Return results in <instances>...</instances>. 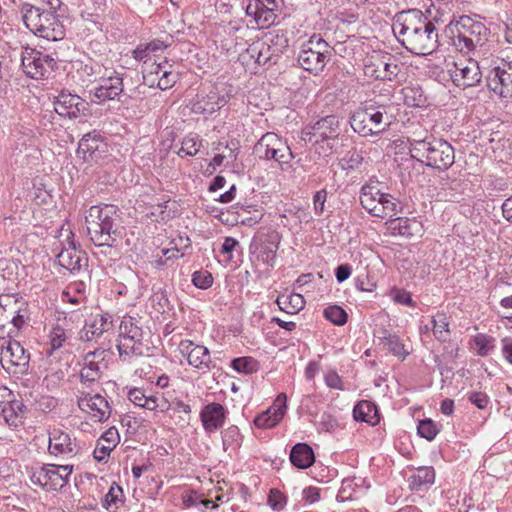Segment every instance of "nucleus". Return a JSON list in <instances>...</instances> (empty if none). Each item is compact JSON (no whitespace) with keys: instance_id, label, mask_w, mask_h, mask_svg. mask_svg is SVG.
<instances>
[{"instance_id":"obj_26","label":"nucleus","mask_w":512,"mask_h":512,"mask_svg":"<svg viewBox=\"0 0 512 512\" xmlns=\"http://www.w3.org/2000/svg\"><path fill=\"white\" fill-rule=\"evenodd\" d=\"M227 411L217 402H212L203 407L200 412V420L207 433H212L221 428L225 422Z\"/></svg>"},{"instance_id":"obj_60","label":"nucleus","mask_w":512,"mask_h":512,"mask_svg":"<svg viewBox=\"0 0 512 512\" xmlns=\"http://www.w3.org/2000/svg\"><path fill=\"white\" fill-rule=\"evenodd\" d=\"M409 97L413 98V103L411 104L413 106L421 107L424 106L426 102V98L422 95V91L419 88H407L405 98L408 99Z\"/></svg>"},{"instance_id":"obj_47","label":"nucleus","mask_w":512,"mask_h":512,"mask_svg":"<svg viewBox=\"0 0 512 512\" xmlns=\"http://www.w3.org/2000/svg\"><path fill=\"white\" fill-rule=\"evenodd\" d=\"M391 55H382V81H393L397 78L401 68L400 66L394 61L390 62L387 60H391Z\"/></svg>"},{"instance_id":"obj_50","label":"nucleus","mask_w":512,"mask_h":512,"mask_svg":"<svg viewBox=\"0 0 512 512\" xmlns=\"http://www.w3.org/2000/svg\"><path fill=\"white\" fill-rule=\"evenodd\" d=\"M417 431L420 437L429 441L433 440L438 433L436 424L430 419L420 421L417 427Z\"/></svg>"},{"instance_id":"obj_52","label":"nucleus","mask_w":512,"mask_h":512,"mask_svg":"<svg viewBox=\"0 0 512 512\" xmlns=\"http://www.w3.org/2000/svg\"><path fill=\"white\" fill-rule=\"evenodd\" d=\"M122 497V488L116 483H113L104 497L103 506L106 509H109L113 505H116L118 502H120Z\"/></svg>"},{"instance_id":"obj_56","label":"nucleus","mask_w":512,"mask_h":512,"mask_svg":"<svg viewBox=\"0 0 512 512\" xmlns=\"http://www.w3.org/2000/svg\"><path fill=\"white\" fill-rule=\"evenodd\" d=\"M177 81V73L170 70H163L162 75L158 78L156 86L161 90H166L171 88Z\"/></svg>"},{"instance_id":"obj_10","label":"nucleus","mask_w":512,"mask_h":512,"mask_svg":"<svg viewBox=\"0 0 512 512\" xmlns=\"http://www.w3.org/2000/svg\"><path fill=\"white\" fill-rule=\"evenodd\" d=\"M288 47V39L282 30L269 33L262 41L253 42L246 49L247 55L259 65L276 64Z\"/></svg>"},{"instance_id":"obj_1","label":"nucleus","mask_w":512,"mask_h":512,"mask_svg":"<svg viewBox=\"0 0 512 512\" xmlns=\"http://www.w3.org/2000/svg\"><path fill=\"white\" fill-rule=\"evenodd\" d=\"M392 30L400 43L412 54L429 55L438 47L435 25L418 9L397 13Z\"/></svg>"},{"instance_id":"obj_42","label":"nucleus","mask_w":512,"mask_h":512,"mask_svg":"<svg viewBox=\"0 0 512 512\" xmlns=\"http://www.w3.org/2000/svg\"><path fill=\"white\" fill-rule=\"evenodd\" d=\"M432 332L440 341H446L449 337V322L445 314H437L431 318Z\"/></svg>"},{"instance_id":"obj_30","label":"nucleus","mask_w":512,"mask_h":512,"mask_svg":"<svg viewBox=\"0 0 512 512\" xmlns=\"http://www.w3.org/2000/svg\"><path fill=\"white\" fill-rule=\"evenodd\" d=\"M109 315L97 314L93 317L90 324H86L80 331V339L90 342L100 337L104 332L112 327V321Z\"/></svg>"},{"instance_id":"obj_31","label":"nucleus","mask_w":512,"mask_h":512,"mask_svg":"<svg viewBox=\"0 0 512 512\" xmlns=\"http://www.w3.org/2000/svg\"><path fill=\"white\" fill-rule=\"evenodd\" d=\"M223 105L224 100L216 92H210L208 94H198L191 109L195 114L207 116L219 110Z\"/></svg>"},{"instance_id":"obj_27","label":"nucleus","mask_w":512,"mask_h":512,"mask_svg":"<svg viewBox=\"0 0 512 512\" xmlns=\"http://www.w3.org/2000/svg\"><path fill=\"white\" fill-rule=\"evenodd\" d=\"M274 10L267 6L264 1L250 0L246 7V14L253 18L257 28L265 29L275 22L276 14Z\"/></svg>"},{"instance_id":"obj_15","label":"nucleus","mask_w":512,"mask_h":512,"mask_svg":"<svg viewBox=\"0 0 512 512\" xmlns=\"http://www.w3.org/2000/svg\"><path fill=\"white\" fill-rule=\"evenodd\" d=\"M65 241L61 242L62 248L57 253L56 258L61 267L71 273L79 272L87 267L88 258L86 253L76 246L74 234L70 230H65Z\"/></svg>"},{"instance_id":"obj_3","label":"nucleus","mask_w":512,"mask_h":512,"mask_svg":"<svg viewBox=\"0 0 512 512\" xmlns=\"http://www.w3.org/2000/svg\"><path fill=\"white\" fill-rule=\"evenodd\" d=\"M446 33L458 51L470 52L484 44L488 29L481 21L463 15L446 26Z\"/></svg>"},{"instance_id":"obj_63","label":"nucleus","mask_w":512,"mask_h":512,"mask_svg":"<svg viewBox=\"0 0 512 512\" xmlns=\"http://www.w3.org/2000/svg\"><path fill=\"white\" fill-rule=\"evenodd\" d=\"M320 499V490L316 487H307L303 490V500L306 503L314 504Z\"/></svg>"},{"instance_id":"obj_8","label":"nucleus","mask_w":512,"mask_h":512,"mask_svg":"<svg viewBox=\"0 0 512 512\" xmlns=\"http://www.w3.org/2000/svg\"><path fill=\"white\" fill-rule=\"evenodd\" d=\"M360 203L374 217L391 218L399 213V204L394 197L388 193L381 192L378 185L372 183L366 184L361 188Z\"/></svg>"},{"instance_id":"obj_54","label":"nucleus","mask_w":512,"mask_h":512,"mask_svg":"<svg viewBox=\"0 0 512 512\" xmlns=\"http://www.w3.org/2000/svg\"><path fill=\"white\" fill-rule=\"evenodd\" d=\"M49 336L53 350L61 348L64 342L67 340L66 331L58 325L52 328Z\"/></svg>"},{"instance_id":"obj_37","label":"nucleus","mask_w":512,"mask_h":512,"mask_svg":"<svg viewBox=\"0 0 512 512\" xmlns=\"http://www.w3.org/2000/svg\"><path fill=\"white\" fill-rule=\"evenodd\" d=\"M435 481V471L432 467H419L410 477V485L412 489L417 491L425 490Z\"/></svg>"},{"instance_id":"obj_25","label":"nucleus","mask_w":512,"mask_h":512,"mask_svg":"<svg viewBox=\"0 0 512 512\" xmlns=\"http://www.w3.org/2000/svg\"><path fill=\"white\" fill-rule=\"evenodd\" d=\"M49 452L55 456H75L78 447L75 439H72L68 433L59 429H53L49 434Z\"/></svg>"},{"instance_id":"obj_4","label":"nucleus","mask_w":512,"mask_h":512,"mask_svg":"<svg viewBox=\"0 0 512 512\" xmlns=\"http://www.w3.org/2000/svg\"><path fill=\"white\" fill-rule=\"evenodd\" d=\"M25 26L36 36L49 41H59L65 36V28L54 11L42 10L25 3L21 7Z\"/></svg>"},{"instance_id":"obj_19","label":"nucleus","mask_w":512,"mask_h":512,"mask_svg":"<svg viewBox=\"0 0 512 512\" xmlns=\"http://www.w3.org/2000/svg\"><path fill=\"white\" fill-rule=\"evenodd\" d=\"M108 152V145L96 131L85 134L78 144L77 155L85 162H98Z\"/></svg>"},{"instance_id":"obj_24","label":"nucleus","mask_w":512,"mask_h":512,"mask_svg":"<svg viewBox=\"0 0 512 512\" xmlns=\"http://www.w3.org/2000/svg\"><path fill=\"white\" fill-rule=\"evenodd\" d=\"M286 402V394L280 393L273 405L254 419L255 426L261 429H268L276 426L285 415L287 408Z\"/></svg>"},{"instance_id":"obj_38","label":"nucleus","mask_w":512,"mask_h":512,"mask_svg":"<svg viewBox=\"0 0 512 512\" xmlns=\"http://www.w3.org/2000/svg\"><path fill=\"white\" fill-rule=\"evenodd\" d=\"M276 302L279 308L288 314H296L305 306L304 297L299 293L281 295L277 298Z\"/></svg>"},{"instance_id":"obj_44","label":"nucleus","mask_w":512,"mask_h":512,"mask_svg":"<svg viewBox=\"0 0 512 512\" xmlns=\"http://www.w3.org/2000/svg\"><path fill=\"white\" fill-rule=\"evenodd\" d=\"M201 147V140L197 134L190 133L186 137L183 138L181 143V148L178 151L179 156L187 155V156H195Z\"/></svg>"},{"instance_id":"obj_35","label":"nucleus","mask_w":512,"mask_h":512,"mask_svg":"<svg viewBox=\"0 0 512 512\" xmlns=\"http://www.w3.org/2000/svg\"><path fill=\"white\" fill-rule=\"evenodd\" d=\"M119 435L116 429H108L98 440L97 446L93 452L94 458L101 462L104 461L116 446Z\"/></svg>"},{"instance_id":"obj_39","label":"nucleus","mask_w":512,"mask_h":512,"mask_svg":"<svg viewBox=\"0 0 512 512\" xmlns=\"http://www.w3.org/2000/svg\"><path fill=\"white\" fill-rule=\"evenodd\" d=\"M415 224L414 221H411L408 218L396 217L389 218L386 222L387 229L394 236H405L410 237L413 235L412 226Z\"/></svg>"},{"instance_id":"obj_11","label":"nucleus","mask_w":512,"mask_h":512,"mask_svg":"<svg viewBox=\"0 0 512 512\" xmlns=\"http://www.w3.org/2000/svg\"><path fill=\"white\" fill-rule=\"evenodd\" d=\"M144 331L140 320L133 317H124L120 324V340L117 345L119 357L129 360L132 356L143 355Z\"/></svg>"},{"instance_id":"obj_9","label":"nucleus","mask_w":512,"mask_h":512,"mask_svg":"<svg viewBox=\"0 0 512 512\" xmlns=\"http://www.w3.org/2000/svg\"><path fill=\"white\" fill-rule=\"evenodd\" d=\"M255 152L261 159L274 160L286 171L292 167L294 154L287 141L274 132H267L256 143Z\"/></svg>"},{"instance_id":"obj_57","label":"nucleus","mask_w":512,"mask_h":512,"mask_svg":"<svg viewBox=\"0 0 512 512\" xmlns=\"http://www.w3.org/2000/svg\"><path fill=\"white\" fill-rule=\"evenodd\" d=\"M327 200L326 189L317 191L313 196V206L316 215H322L325 209V202Z\"/></svg>"},{"instance_id":"obj_34","label":"nucleus","mask_w":512,"mask_h":512,"mask_svg":"<svg viewBox=\"0 0 512 512\" xmlns=\"http://www.w3.org/2000/svg\"><path fill=\"white\" fill-rule=\"evenodd\" d=\"M290 461L299 469L309 468L315 462L313 449L307 443L295 444L290 452Z\"/></svg>"},{"instance_id":"obj_12","label":"nucleus","mask_w":512,"mask_h":512,"mask_svg":"<svg viewBox=\"0 0 512 512\" xmlns=\"http://www.w3.org/2000/svg\"><path fill=\"white\" fill-rule=\"evenodd\" d=\"M331 55L328 43L318 36H312L302 45L297 60L306 71L318 73L322 71Z\"/></svg>"},{"instance_id":"obj_21","label":"nucleus","mask_w":512,"mask_h":512,"mask_svg":"<svg viewBox=\"0 0 512 512\" xmlns=\"http://www.w3.org/2000/svg\"><path fill=\"white\" fill-rule=\"evenodd\" d=\"M106 354L105 349L96 348L84 355L80 372L82 382L93 383L100 378L102 371L107 367L104 362Z\"/></svg>"},{"instance_id":"obj_5","label":"nucleus","mask_w":512,"mask_h":512,"mask_svg":"<svg viewBox=\"0 0 512 512\" xmlns=\"http://www.w3.org/2000/svg\"><path fill=\"white\" fill-rule=\"evenodd\" d=\"M414 158L427 167L438 171L448 170L455 162L454 147L446 140L428 137L414 140Z\"/></svg>"},{"instance_id":"obj_18","label":"nucleus","mask_w":512,"mask_h":512,"mask_svg":"<svg viewBox=\"0 0 512 512\" xmlns=\"http://www.w3.org/2000/svg\"><path fill=\"white\" fill-rule=\"evenodd\" d=\"M56 65L55 59L38 51H31L22 58L23 71L32 79H43L50 75Z\"/></svg>"},{"instance_id":"obj_45","label":"nucleus","mask_w":512,"mask_h":512,"mask_svg":"<svg viewBox=\"0 0 512 512\" xmlns=\"http://www.w3.org/2000/svg\"><path fill=\"white\" fill-rule=\"evenodd\" d=\"M323 315L328 321L337 326L344 325L348 318L346 311L338 305L328 306L324 309Z\"/></svg>"},{"instance_id":"obj_32","label":"nucleus","mask_w":512,"mask_h":512,"mask_svg":"<svg viewBox=\"0 0 512 512\" xmlns=\"http://www.w3.org/2000/svg\"><path fill=\"white\" fill-rule=\"evenodd\" d=\"M26 407L21 400L11 399V402L2 406L0 414L3 416L5 423L13 428L22 425L25 418Z\"/></svg>"},{"instance_id":"obj_48","label":"nucleus","mask_w":512,"mask_h":512,"mask_svg":"<svg viewBox=\"0 0 512 512\" xmlns=\"http://www.w3.org/2000/svg\"><path fill=\"white\" fill-rule=\"evenodd\" d=\"M231 365L237 372L251 374L257 371L258 363L251 357H241L232 360Z\"/></svg>"},{"instance_id":"obj_28","label":"nucleus","mask_w":512,"mask_h":512,"mask_svg":"<svg viewBox=\"0 0 512 512\" xmlns=\"http://www.w3.org/2000/svg\"><path fill=\"white\" fill-rule=\"evenodd\" d=\"M79 406L82 410H87L99 422L107 420L111 413L107 400L99 394L81 399Z\"/></svg>"},{"instance_id":"obj_7","label":"nucleus","mask_w":512,"mask_h":512,"mask_svg":"<svg viewBox=\"0 0 512 512\" xmlns=\"http://www.w3.org/2000/svg\"><path fill=\"white\" fill-rule=\"evenodd\" d=\"M28 319V303L17 294L0 295V338L17 336Z\"/></svg>"},{"instance_id":"obj_23","label":"nucleus","mask_w":512,"mask_h":512,"mask_svg":"<svg viewBox=\"0 0 512 512\" xmlns=\"http://www.w3.org/2000/svg\"><path fill=\"white\" fill-rule=\"evenodd\" d=\"M100 84L94 89V98L98 103L114 100L123 92V78L116 72L107 75L103 72L99 77Z\"/></svg>"},{"instance_id":"obj_51","label":"nucleus","mask_w":512,"mask_h":512,"mask_svg":"<svg viewBox=\"0 0 512 512\" xmlns=\"http://www.w3.org/2000/svg\"><path fill=\"white\" fill-rule=\"evenodd\" d=\"M386 347L393 355L405 359L408 352L405 350L404 344L397 336L389 335L386 338Z\"/></svg>"},{"instance_id":"obj_13","label":"nucleus","mask_w":512,"mask_h":512,"mask_svg":"<svg viewBox=\"0 0 512 512\" xmlns=\"http://www.w3.org/2000/svg\"><path fill=\"white\" fill-rule=\"evenodd\" d=\"M341 133L340 120L335 115L325 116L302 130L303 140L313 145L326 143L328 149L333 148V142Z\"/></svg>"},{"instance_id":"obj_20","label":"nucleus","mask_w":512,"mask_h":512,"mask_svg":"<svg viewBox=\"0 0 512 512\" xmlns=\"http://www.w3.org/2000/svg\"><path fill=\"white\" fill-rule=\"evenodd\" d=\"M89 104L76 94L60 92L54 100V110L62 117L78 118L86 115Z\"/></svg>"},{"instance_id":"obj_29","label":"nucleus","mask_w":512,"mask_h":512,"mask_svg":"<svg viewBox=\"0 0 512 512\" xmlns=\"http://www.w3.org/2000/svg\"><path fill=\"white\" fill-rule=\"evenodd\" d=\"M75 67L81 85L86 87L96 82L104 71L107 72L101 64L92 59L77 61Z\"/></svg>"},{"instance_id":"obj_62","label":"nucleus","mask_w":512,"mask_h":512,"mask_svg":"<svg viewBox=\"0 0 512 512\" xmlns=\"http://www.w3.org/2000/svg\"><path fill=\"white\" fill-rule=\"evenodd\" d=\"M146 395L140 388L130 389L128 392V399L136 406L142 407L145 401Z\"/></svg>"},{"instance_id":"obj_2","label":"nucleus","mask_w":512,"mask_h":512,"mask_svg":"<svg viewBox=\"0 0 512 512\" xmlns=\"http://www.w3.org/2000/svg\"><path fill=\"white\" fill-rule=\"evenodd\" d=\"M85 219L91 241L96 246L104 248L101 251L103 254H111L120 234V218L116 208L113 205L92 206Z\"/></svg>"},{"instance_id":"obj_53","label":"nucleus","mask_w":512,"mask_h":512,"mask_svg":"<svg viewBox=\"0 0 512 512\" xmlns=\"http://www.w3.org/2000/svg\"><path fill=\"white\" fill-rule=\"evenodd\" d=\"M193 284L200 289H207L213 283V277L208 271H196L192 275Z\"/></svg>"},{"instance_id":"obj_41","label":"nucleus","mask_w":512,"mask_h":512,"mask_svg":"<svg viewBox=\"0 0 512 512\" xmlns=\"http://www.w3.org/2000/svg\"><path fill=\"white\" fill-rule=\"evenodd\" d=\"M222 442H223V448L225 451L228 449H231L235 451L238 449L242 444V435L240 433V430L237 426L231 425L228 428H226L224 431H222Z\"/></svg>"},{"instance_id":"obj_14","label":"nucleus","mask_w":512,"mask_h":512,"mask_svg":"<svg viewBox=\"0 0 512 512\" xmlns=\"http://www.w3.org/2000/svg\"><path fill=\"white\" fill-rule=\"evenodd\" d=\"M0 361L8 373L23 375L28 372L30 354L18 341L9 338L2 345Z\"/></svg>"},{"instance_id":"obj_17","label":"nucleus","mask_w":512,"mask_h":512,"mask_svg":"<svg viewBox=\"0 0 512 512\" xmlns=\"http://www.w3.org/2000/svg\"><path fill=\"white\" fill-rule=\"evenodd\" d=\"M449 73L453 83L462 88L473 87L482 79L479 63L472 58L455 62Z\"/></svg>"},{"instance_id":"obj_64","label":"nucleus","mask_w":512,"mask_h":512,"mask_svg":"<svg viewBox=\"0 0 512 512\" xmlns=\"http://www.w3.org/2000/svg\"><path fill=\"white\" fill-rule=\"evenodd\" d=\"M31 482L35 485H39L48 490L47 473L42 467L38 472L33 473L31 476Z\"/></svg>"},{"instance_id":"obj_59","label":"nucleus","mask_w":512,"mask_h":512,"mask_svg":"<svg viewBox=\"0 0 512 512\" xmlns=\"http://www.w3.org/2000/svg\"><path fill=\"white\" fill-rule=\"evenodd\" d=\"M428 137H435V136L430 134L428 131L419 130V131H413L411 136L408 137V149H409V152H410V155L412 158H414V155H415L414 140H423V139L428 140Z\"/></svg>"},{"instance_id":"obj_55","label":"nucleus","mask_w":512,"mask_h":512,"mask_svg":"<svg viewBox=\"0 0 512 512\" xmlns=\"http://www.w3.org/2000/svg\"><path fill=\"white\" fill-rule=\"evenodd\" d=\"M268 505L273 510L280 511L286 505V498L278 489H271L268 495Z\"/></svg>"},{"instance_id":"obj_33","label":"nucleus","mask_w":512,"mask_h":512,"mask_svg":"<svg viewBox=\"0 0 512 512\" xmlns=\"http://www.w3.org/2000/svg\"><path fill=\"white\" fill-rule=\"evenodd\" d=\"M47 473L48 490H59L68 483V477L72 473L71 465H47L44 466Z\"/></svg>"},{"instance_id":"obj_49","label":"nucleus","mask_w":512,"mask_h":512,"mask_svg":"<svg viewBox=\"0 0 512 512\" xmlns=\"http://www.w3.org/2000/svg\"><path fill=\"white\" fill-rule=\"evenodd\" d=\"M167 64V60L162 63H153L150 66V70L143 75L144 82L149 86L153 87L158 78L162 75L163 70H167L165 65Z\"/></svg>"},{"instance_id":"obj_40","label":"nucleus","mask_w":512,"mask_h":512,"mask_svg":"<svg viewBox=\"0 0 512 512\" xmlns=\"http://www.w3.org/2000/svg\"><path fill=\"white\" fill-rule=\"evenodd\" d=\"M382 55L367 56L363 60V74L369 80L382 81Z\"/></svg>"},{"instance_id":"obj_36","label":"nucleus","mask_w":512,"mask_h":512,"mask_svg":"<svg viewBox=\"0 0 512 512\" xmlns=\"http://www.w3.org/2000/svg\"><path fill=\"white\" fill-rule=\"evenodd\" d=\"M353 416L356 421L371 425H375L379 421L377 407L368 400H362L354 407Z\"/></svg>"},{"instance_id":"obj_22","label":"nucleus","mask_w":512,"mask_h":512,"mask_svg":"<svg viewBox=\"0 0 512 512\" xmlns=\"http://www.w3.org/2000/svg\"><path fill=\"white\" fill-rule=\"evenodd\" d=\"M179 351L189 365L199 370H209L214 367L207 347L195 345L192 341L184 340L179 344Z\"/></svg>"},{"instance_id":"obj_58","label":"nucleus","mask_w":512,"mask_h":512,"mask_svg":"<svg viewBox=\"0 0 512 512\" xmlns=\"http://www.w3.org/2000/svg\"><path fill=\"white\" fill-rule=\"evenodd\" d=\"M468 400L479 409H485L489 404V397L483 392L469 393Z\"/></svg>"},{"instance_id":"obj_16","label":"nucleus","mask_w":512,"mask_h":512,"mask_svg":"<svg viewBox=\"0 0 512 512\" xmlns=\"http://www.w3.org/2000/svg\"><path fill=\"white\" fill-rule=\"evenodd\" d=\"M488 87L500 97L512 98V61L501 59L495 63L487 76Z\"/></svg>"},{"instance_id":"obj_43","label":"nucleus","mask_w":512,"mask_h":512,"mask_svg":"<svg viewBox=\"0 0 512 512\" xmlns=\"http://www.w3.org/2000/svg\"><path fill=\"white\" fill-rule=\"evenodd\" d=\"M474 347L479 356H488L495 348V339L486 334L478 333L473 339Z\"/></svg>"},{"instance_id":"obj_46","label":"nucleus","mask_w":512,"mask_h":512,"mask_svg":"<svg viewBox=\"0 0 512 512\" xmlns=\"http://www.w3.org/2000/svg\"><path fill=\"white\" fill-rule=\"evenodd\" d=\"M278 250V241L276 238L270 239L261 246L259 257L261 260L270 265H274L276 253Z\"/></svg>"},{"instance_id":"obj_6","label":"nucleus","mask_w":512,"mask_h":512,"mask_svg":"<svg viewBox=\"0 0 512 512\" xmlns=\"http://www.w3.org/2000/svg\"><path fill=\"white\" fill-rule=\"evenodd\" d=\"M392 122L393 115L388 113V107L384 105H368L359 108L350 117L353 131L363 137L385 132Z\"/></svg>"},{"instance_id":"obj_61","label":"nucleus","mask_w":512,"mask_h":512,"mask_svg":"<svg viewBox=\"0 0 512 512\" xmlns=\"http://www.w3.org/2000/svg\"><path fill=\"white\" fill-rule=\"evenodd\" d=\"M325 383L329 388L343 390L342 379L334 371H331L326 374Z\"/></svg>"}]
</instances>
